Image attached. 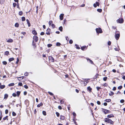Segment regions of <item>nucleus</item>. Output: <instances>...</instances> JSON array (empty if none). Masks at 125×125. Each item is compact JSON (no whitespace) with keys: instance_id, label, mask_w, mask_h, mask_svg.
<instances>
[{"instance_id":"3c124183","label":"nucleus","mask_w":125,"mask_h":125,"mask_svg":"<svg viewBox=\"0 0 125 125\" xmlns=\"http://www.w3.org/2000/svg\"><path fill=\"white\" fill-rule=\"evenodd\" d=\"M69 42L71 44H72L73 43V41L72 40H70L69 41Z\"/></svg>"},{"instance_id":"8fccbe9b","label":"nucleus","mask_w":125,"mask_h":125,"mask_svg":"<svg viewBox=\"0 0 125 125\" xmlns=\"http://www.w3.org/2000/svg\"><path fill=\"white\" fill-rule=\"evenodd\" d=\"M52 46V45L51 44H48L47 45V46L48 47H50Z\"/></svg>"},{"instance_id":"f3484780","label":"nucleus","mask_w":125,"mask_h":125,"mask_svg":"<svg viewBox=\"0 0 125 125\" xmlns=\"http://www.w3.org/2000/svg\"><path fill=\"white\" fill-rule=\"evenodd\" d=\"M87 90H89L90 92H91L92 91V89L90 86H88L87 88Z\"/></svg>"},{"instance_id":"4be33fe9","label":"nucleus","mask_w":125,"mask_h":125,"mask_svg":"<svg viewBox=\"0 0 125 125\" xmlns=\"http://www.w3.org/2000/svg\"><path fill=\"white\" fill-rule=\"evenodd\" d=\"M23 13V12L22 11H19V14L21 16L22 15Z\"/></svg>"},{"instance_id":"69168bd1","label":"nucleus","mask_w":125,"mask_h":125,"mask_svg":"<svg viewBox=\"0 0 125 125\" xmlns=\"http://www.w3.org/2000/svg\"><path fill=\"white\" fill-rule=\"evenodd\" d=\"M96 5L97 6H99V3L98 2H96Z\"/></svg>"},{"instance_id":"1a4fd4ad","label":"nucleus","mask_w":125,"mask_h":125,"mask_svg":"<svg viewBox=\"0 0 125 125\" xmlns=\"http://www.w3.org/2000/svg\"><path fill=\"white\" fill-rule=\"evenodd\" d=\"M87 60V61H89V62L91 64H93V62L90 59H89L88 58H86Z\"/></svg>"},{"instance_id":"2eb2a0df","label":"nucleus","mask_w":125,"mask_h":125,"mask_svg":"<svg viewBox=\"0 0 125 125\" xmlns=\"http://www.w3.org/2000/svg\"><path fill=\"white\" fill-rule=\"evenodd\" d=\"M122 75L123 76L122 78L124 80H125V73H122Z\"/></svg>"},{"instance_id":"2f4dec72","label":"nucleus","mask_w":125,"mask_h":125,"mask_svg":"<svg viewBox=\"0 0 125 125\" xmlns=\"http://www.w3.org/2000/svg\"><path fill=\"white\" fill-rule=\"evenodd\" d=\"M98 74H96L94 76V79H96L97 78V77L98 76Z\"/></svg>"},{"instance_id":"6e6552de","label":"nucleus","mask_w":125,"mask_h":125,"mask_svg":"<svg viewBox=\"0 0 125 125\" xmlns=\"http://www.w3.org/2000/svg\"><path fill=\"white\" fill-rule=\"evenodd\" d=\"M64 14H61L60 16V19L61 20H62L63 19V17Z\"/></svg>"},{"instance_id":"a878e982","label":"nucleus","mask_w":125,"mask_h":125,"mask_svg":"<svg viewBox=\"0 0 125 125\" xmlns=\"http://www.w3.org/2000/svg\"><path fill=\"white\" fill-rule=\"evenodd\" d=\"M8 116H6L5 117H4L3 118V119L4 120H5L6 119L8 120Z\"/></svg>"},{"instance_id":"bb28decb","label":"nucleus","mask_w":125,"mask_h":125,"mask_svg":"<svg viewBox=\"0 0 125 125\" xmlns=\"http://www.w3.org/2000/svg\"><path fill=\"white\" fill-rule=\"evenodd\" d=\"M5 87V86L4 85H1L0 87V88L1 89H3Z\"/></svg>"},{"instance_id":"864d4df0","label":"nucleus","mask_w":125,"mask_h":125,"mask_svg":"<svg viewBox=\"0 0 125 125\" xmlns=\"http://www.w3.org/2000/svg\"><path fill=\"white\" fill-rule=\"evenodd\" d=\"M18 85L20 86H21L22 85V83H18Z\"/></svg>"},{"instance_id":"cd10ccee","label":"nucleus","mask_w":125,"mask_h":125,"mask_svg":"<svg viewBox=\"0 0 125 125\" xmlns=\"http://www.w3.org/2000/svg\"><path fill=\"white\" fill-rule=\"evenodd\" d=\"M62 29H63V28L62 26H60L59 28V30L61 31H62Z\"/></svg>"},{"instance_id":"0e129e2a","label":"nucleus","mask_w":125,"mask_h":125,"mask_svg":"<svg viewBox=\"0 0 125 125\" xmlns=\"http://www.w3.org/2000/svg\"><path fill=\"white\" fill-rule=\"evenodd\" d=\"M97 104L98 105L100 104H101L100 102L99 101H97Z\"/></svg>"},{"instance_id":"393cba45","label":"nucleus","mask_w":125,"mask_h":125,"mask_svg":"<svg viewBox=\"0 0 125 125\" xmlns=\"http://www.w3.org/2000/svg\"><path fill=\"white\" fill-rule=\"evenodd\" d=\"M75 45L76 47V48L77 49H80V48L79 47V45H78L76 44H75Z\"/></svg>"},{"instance_id":"20e7f679","label":"nucleus","mask_w":125,"mask_h":125,"mask_svg":"<svg viewBox=\"0 0 125 125\" xmlns=\"http://www.w3.org/2000/svg\"><path fill=\"white\" fill-rule=\"evenodd\" d=\"M103 109V111L105 114L110 113H111V112L107 110L104 109Z\"/></svg>"},{"instance_id":"39448f33","label":"nucleus","mask_w":125,"mask_h":125,"mask_svg":"<svg viewBox=\"0 0 125 125\" xmlns=\"http://www.w3.org/2000/svg\"><path fill=\"white\" fill-rule=\"evenodd\" d=\"M117 23H122L124 22V20L123 19H119L116 21Z\"/></svg>"},{"instance_id":"9d476101","label":"nucleus","mask_w":125,"mask_h":125,"mask_svg":"<svg viewBox=\"0 0 125 125\" xmlns=\"http://www.w3.org/2000/svg\"><path fill=\"white\" fill-rule=\"evenodd\" d=\"M114 116L112 114L109 115L107 116V117L108 118H111L112 117H114Z\"/></svg>"},{"instance_id":"5fc2aeb1","label":"nucleus","mask_w":125,"mask_h":125,"mask_svg":"<svg viewBox=\"0 0 125 125\" xmlns=\"http://www.w3.org/2000/svg\"><path fill=\"white\" fill-rule=\"evenodd\" d=\"M12 95L14 97H16V94L15 93H13L12 94Z\"/></svg>"},{"instance_id":"4d7b16f0","label":"nucleus","mask_w":125,"mask_h":125,"mask_svg":"<svg viewBox=\"0 0 125 125\" xmlns=\"http://www.w3.org/2000/svg\"><path fill=\"white\" fill-rule=\"evenodd\" d=\"M73 121L74 123V124L76 125H77V123L75 121V120L74 119H73Z\"/></svg>"},{"instance_id":"e433bc0d","label":"nucleus","mask_w":125,"mask_h":125,"mask_svg":"<svg viewBox=\"0 0 125 125\" xmlns=\"http://www.w3.org/2000/svg\"><path fill=\"white\" fill-rule=\"evenodd\" d=\"M107 77H105L103 78V80L104 81H105L107 79Z\"/></svg>"},{"instance_id":"a18cd8bd","label":"nucleus","mask_w":125,"mask_h":125,"mask_svg":"<svg viewBox=\"0 0 125 125\" xmlns=\"http://www.w3.org/2000/svg\"><path fill=\"white\" fill-rule=\"evenodd\" d=\"M17 61L16 62V64H17L19 61V59L18 58H17Z\"/></svg>"},{"instance_id":"f257e3e1","label":"nucleus","mask_w":125,"mask_h":125,"mask_svg":"<svg viewBox=\"0 0 125 125\" xmlns=\"http://www.w3.org/2000/svg\"><path fill=\"white\" fill-rule=\"evenodd\" d=\"M105 122L107 123H110L111 124H113L114 122L112 121L111 120L109 119L108 118H105Z\"/></svg>"},{"instance_id":"49530a36","label":"nucleus","mask_w":125,"mask_h":125,"mask_svg":"<svg viewBox=\"0 0 125 125\" xmlns=\"http://www.w3.org/2000/svg\"><path fill=\"white\" fill-rule=\"evenodd\" d=\"M28 73L27 72H26L25 73H24V75L26 76H27L28 75Z\"/></svg>"},{"instance_id":"f704fd0d","label":"nucleus","mask_w":125,"mask_h":125,"mask_svg":"<svg viewBox=\"0 0 125 125\" xmlns=\"http://www.w3.org/2000/svg\"><path fill=\"white\" fill-rule=\"evenodd\" d=\"M42 113L43 115H46V113L45 111H43Z\"/></svg>"},{"instance_id":"a211bd4d","label":"nucleus","mask_w":125,"mask_h":125,"mask_svg":"<svg viewBox=\"0 0 125 125\" xmlns=\"http://www.w3.org/2000/svg\"><path fill=\"white\" fill-rule=\"evenodd\" d=\"M8 94H5L4 95V99H6L8 97Z\"/></svg>"},{"instance_id":"c756f323","label":"nucleus","mask_w":125,"mask_h":125,"mask_svg":"<svg viewBox=\"0 0 125 125\" xmlns=\"http://www.w3.org/2000/svg\"><path fill=\"white\" fill-rule=\"evenodd\" d=\"M21 92L20 91H18L17 92V96H19L20 95Z\"/></svg>"},{"instance_id":"0eeeda50","label":"nucleus","mask_w":125,"mask_h":125,"mask_svg":"<svg viewBox=\"0 0 125 125\" xmlns=\"http://www.w3.org/2000/svg\"><path fill=\"white\" fill-rule=\"evenodd\" d=\"M33 39L34 41L36 42H37L38 40V37L36 36H34L33 37Z\"/></svg>"},{"instance_id":"603ef678","label":"nucleus","mask_w":125,"mask_h":125,"mask_svg":"<svg viewBox=\"0 0 125 125\" xmlns=\"http://www.w3.org/2000/svg\"><path fill=\"white\" fill-rule=\"evenodd\" d=\"M13 7H15L16 5V4L15 3H13Z\"/></svg>"},{"instance_id":"6ab92c4d","label":"nucleus","mask_w":125,"mask_h":125,"mask_svg":"<svg viewBox=\"0 0 125 125\" xmlns=\"http://www.w3.org/2000/svg\"><path fill=\"white\" fill-rule=\"evenodd\" d=\"M85 48H87L86 47V46H83L81 48V49L82 50H84V49H85Z\"/></svg>"},{"instance_id":"e2e57ef3","label":"nucleus","mask_w":125,"mask_h":125,"mask_svg":"<svg viewBox=\"0 0 125 125\" xmlns=\"http://www.w3.org/2000/svg\"><path fill=\"white\" fill-rule=\"evenodd\" d=\"M64 102V101H63L62 100H61L60 101V103L61 104H62Z\"/></svg>"},{"instance_id":"473e14b6","label":"nucleus","mask_w":125,"mask_h":125,"mask_svg":"<svg viewBox=\"0 0 125 125\" xmlns=\"http://www.w3.org/2000/svg\"><path fill=\"white\" fill-rule=\"evenodd\" d=\"M102 9H98L97 10V11L99 12H102Z\"/></svg>"},{"instance_id":"ddd939ff","label":"nucleus","mask_w":125,"mask_h":125,"mask_svg":"<svg viewBox=\"0 0 125 125\" xmlns=\"http://www.w3.org/2000/svg\"><path fill=\"white\" fill-rule=\"evenodd\" d=\"M43 104L42 103H41L40 104H39L37 105V107H40L41 106L43 105Z\"/></svg>"},{"instance_id":"dca6fc26","label":"nucleus","mask_w":125,"mask_h":125,"mask_svg":"<svg viewBox=\"0 0 125 125\" xmlns=\"http://www.w3.org/2000/svg\"><path fill=\"white\" fill-rule=\"evenodd\" d=\"M64 116L61 115L60 116V119L61 120H63L64 119Z\"/></svg>"},{"instance_id":"09e8293b","label":"nucleus","mask_w":125,"mask_h":125,"mask_svg":"<svg viewBox=\"0 0 125 125\" xmlns=\"http://www.w3.org/2000/svg\"><path fill=\"white\" fill-rule=\"evenodd\" d=\"M51 26L52 27V28H54L55 27V25L53 24H51Z\"/></svg>"},{"instance_id":"a19ab883","label":"nucleus","mask_w":125,"mask_h":125,"mask_svg":"<svg viewBox=\"0 0 125 125\" xmlns=\"http://www.w3.org/2000/svg\"><path fill=\"white\" fill-rule=\"evenodd\" d=\"M73 115L74 116V118L76 117V114L75 112H74L73 113Z\"/></svg>"},{"instance_id":"7c9ffc66","label":"nucleus","mask_w":125,"mask_h":125,"mask_svg":"<svg viewBox=\"0 0 125 125\" xmlns=\"http://www.w3.org/2000/svg\"><path fill=\"white\" fill-rule=\"evenodd\" d=\"M9 52L8 51H6L5 52V54L6 55H8L9 54Z\"/></svg>"},{"instance_id":"412c9836","label":"nucleus","mask_w":125,"mask_h":125,"mask_svg":"<svg viewBox=\"0 0 125 125\" xmlns=\"http://www.w3.org/2000/svg\"><path fill=\"white\" fill-rule=\"evenodd\" d=\"M19 26V24L18 23H15V27H18Z\"/></svg>"},{"instance_id":"774afa93","label":"nucleus","mask_w":125,"mask_h":125,"mask_svg":"<svg viewBox=\"0 0 125 125\" xmlns=\"http://www.w3.org/2000/svg\"><path fill=\"white\" fill-rule=\"evenodd\" d=\"M58 108L60 110H61L62 109V108L60 106H58Z\"/></svg>"},{"instance_id":"423d86ee","label":"nucleus","mask_w":125,"mask_h":125,"mask_svg":"<svg viewBox=\"0 0 125 125\" xmlns=\"http://www.w3.org/2000/svg\"><path fill=\"white\" fill-rule=\"evenodd\" d=\"M49 60H50L52 62H54V59L52 56H49Z\"/></svg>"},{"instance_id":"aec40b11","label":"nucleus","mask_w":125,"mask_h":125,"mask_svg":"<svg viewBox=\"0 0 125 125\" xmlns=\"http://www.w3.org/2000/svg\"><path fill=\"white\" fill-rule=\"evenodd\" d=\"M114 94V93L112 91H111L110 93L109 94V95L110 96H112Z\"/></svg>"},{"instance_id":"680f3d73","label":"nucleus","mask_w":125,"mask_h":125,"mask_svg":"<svg viewBox=\"0 0 125 125\" xmlns=\"http://www.w3.org/2000/svg\"><path fill=\"white\" fill-rule=\"evenodd\" d=\"M124 102V100L123 99H122L120 100V102L121 103H123Z\"/></svg>"},{"instance_id":"c85d7f7f","label":"nucleus","mask_w":125,"mask_h":125,"mask_svg":"<svg viewBox=\"0 0 125 125\" xmlns=\"http://www.w3.org/2000/svg\"><path fill=\"white\" fill-rule=\"evenodd\" d=\"M111 100L110 99H106L105 100V101H106L107 102H109L111 101Z\"/></svg>"},{"instance_id":"79ce46f5","label":"nucleus","mask_w":125,"mask_h":125,"mask_svg":"<svg viewBox=\"0 0 125 125\" xmlns=\"http://www.w3.org/2000/svg\"><path fill=\"white\" fill-rule=\"evenodd\" d=\"M2 63L3 64L5 65H6L7 64V62L5 61H3Z\"/></svg>"},{"instance_id":"7ed1b4c3","label":"nucleus","mask_w":125,"mask_h":125,"mask_svg":"<svg viewBox=\"0 0 125 125\" xmlns=\"http://www.w3.org/2000/svg\"><path fill=\"white\" fill-rule=\"evenodd\" d=\"M96 32L98 34L101 33L102 32V30L100 28H96Z\"/></svg>"},{"instance_id":"4468645a","label":"nucleus","mask_w":125,"mask_h":125,"mask_svg":"<svg viewBox=\"0 0 125 125\" xmlns=\"http://www.w3.org/2000/svg\"><path fill=\"white\" fill-rule=\"evenodd\" d=\"M32 33L35 35H36L37 34V33L36 32V31L35 30H33L32 31Z\"/></svg>"},{"instance_id":"72a5a7b5","label":"nucleus","mask_w":125,"mask_h":125,"mask_svg":"<svg viewBox=\"0 0 125 125\" xmlns=\"http://www.w3.org/2000/svg\"><path fill=\"white\" fill-rule=\"evenodd\" d=\"M22 21H24L25 20V17H22L21 18Z\"/></svg>"},{"instance_id":"58836bf2","label":"nucleus","mask_w":125,"mask_h":125,"mask_svg":"<svg viewBox=\"0 0 125 125\" xmlns=\"http://www.w3.org/2000/svg\"><path fill=\"white\" fill-rule=\"evenodd\" d=\"M122 88V85L120 86H118V89L120 90Z\"/></svg>"},{"instance_id":"052dcab7","label":"nucleus","mask_w":125,"mask_h":125,"mask_svg":"<svg viewBox=\"0 0 125 125\" xmlns=\"http://www.w3.org/2000/svg\"><path fill=\"white\" fill-rule=\"evenodd\" d=\"M24 87L26 89H27L28 88V86L26 85H25L24 86Z\"/></svg>"},{"instance_id":"f03ea898","label":"nucleus","mask_w":125,"mask_h":125,"mask_svg":"<svg viewBox=\"0 0 125 125\" xmlns=\"http://www.w3.org/2000/svg\"><path fill=\"white\" fill-rule=\"evenodd\" d=\"M116 32H117V33L115 34V38L116 40H118L120 37V33L118 31H116Z\"/></svg>"},{"instance_id":"13d9d810","label":"nucleus","mask_w":125,"mask_h":125,"mask_svg":"<svg viewBox=\"0 0 125 125\" xmlns=\"http://www.w3.org/2000/svg\"><path fill=\"white\" fill-rule=\"evenodd\" d=\"M111 44V42L110 41H109L108 43V45L110 46Z\"/></svg>"},{"instance_id":"338daca9","label":"nucleus","mask_w":125,"mask_h":125,"mask_svg":"<svg viewBox=\"0 0 125 125\" xmlns=\"http://www.w3.org/2000/svg\"><path fill=\"white\" fill-rule=\"evenodd\" d=\"M51 31V30L50 29L48 28V29L47 30V32H49Z\"/></svg>"},{"instance_id":"4c0bfd02","label":"nucleus","mask_w":125,"mask_h":125,"mask_svg":"<svg viewBox=\"0 0 125 125\" xmlns=\"http://www.w3.org/2000/svg\"><path fill=\"white\" fill-rule=\"evenodd\" d=\"M96 89H97V90L98 91L99 90V89H101V88L100 87H98V86H97V87H96Z\"/></svg>"},{"instance_id":"de8ad7c7","label":"nucleus","mask_w":125,"mask_h":125,"mask_svg":"<svg viewBox=\"0 0 125 125\" xmlns=\"http://www.w3.org/2000/svg\"><path fill=\"white\" fill-rule=\"evenodd\" d=\"M12 115L13 116H15L16 115V114L14 112H12Z\"/></svg>"},{"instance_id":"c9c22d12","label":"nucleus","mask_w":125,"mask_h":125,"mask_svg":"<svg viewBox=\"0 0 125 125\" xmlns=\"http://www.w3.org/2000/svg\"><path fill=\"white\" fill-rule=\"evenodd\" d=\"M61 45V43L59 42H57L56 43V45L57 46H59Z\"/></svg>"},{"instance_id":"f8f14e48","label":"nucleus","mask_w":125,"mask_h":125,"mask_svg":"<svg viewBox=\"0 0 125 125\" xmlns=\"http://www.w3.org/2000/svg\"><path fill=\"white\" fill-rule=\"evenodd\" d=\"M13 40L12 39H10L8 40L7 41V42H13Z\"/></svg>"},{"instance_id":"b1692460","label":"nucleus","mask_w":125,"mask_h":125,"mask_svg":"<svg viewBox=\"0 0 125 125\" xmlns=\"http://www.w3.org/2000/svg\"><path fill=\"white\" fill-rule=\"evenodd\" d=\"M14 59L13 58H10L9 59V60L10 62L11 61L13 60H14Z\"/></svg>"},{"instance_id":"bf43d9fd","label":"nucleus","mask_w":125,"mask_h":125,"mask_svg":"<svg viewBox=\"0 0 125 125\" xmlns=\"http://www.w3.org/2000/svg\"><path fill=\"white\" fill-rule=\"evenodd\" d=\"M108 86V84L106 83H105L103 85V86Z\"/></svg>"},{"instance_id":"9b49d317","label":"nucleus","mask_w":125,"mask_h":125,"mask_svg":"<svg viewBox=\"0 0 125 125\" xmlns=\"http://www.w3.org/2000/svg\"><path fill=\"white\" fill-rule=\"evenodd\" d=\"M26 21L28 24V27H30L31 26V24L30 23L29 20L28 19H27Z\"/></svg>"},{"instance_id":"ea45409f","label":"nucleus","mask_w":125,"mask_h":125,"mask_svg":"<svg viewBox=\"0 0 125 125\" xmlns=\"http://www.w3.org/2000/svg\"><path fill=\"white\" fill-rule=\"evenodd\" d=\"M48 93H49V94L50 95H52L53 96H54L53 95V94H52V93L51 92H48Z\"/></svg>"},{"instance_id":"5701e85b","label":"nucleus","mask_w":125,"mask_h":125,"mask_svg":"<svg viewBox=\"0 0 125 125\" xmlns=\"http://www.w3.org/2000/svg\"><path fill=\"white\" fill-rule=\"evenodd\" d=\"M14 85V83H11L9 84L8 86H13Z\"/></svg>"},{"instance_id":"37998d69","label":"nucleus","mask_w":125,"mask_h":125,"mask_svg":"<svg viewBox=\"0 0 125 125\" xmlns=\"http://www.w3.org/2000/svg\"><path fill=\"white\" fill-rule=\"evenodd\" d=\"M56 114L57 117H59V116L60 114L58 112H56Z\"/></svg>"},{"instance_id":"c03bdc74","label":"nucleus","mask_w":125,"mask_h":125,"mask_svg":"<svg viewBox=\"0 0 125 125\" xmlns=\"http://www.w3.org/2000/svg\"><path fill=\"white\" fill-rule=\"evenodd\" d=\"M52 23V21H50L49 22V25H50Z\"/></svg>"},{"instance_id":"6e6d98bb","label":"nucleus","mask_w":125,"mask_h":125,"mask_svg":"<svg viewBox=\"0 0 125 125\" xmlns=\"http://www.w3.org/2000/svg\"><path fill=\"white\" fill-rule=\"evenodd\" d=\"M8 112V110L7 109H6L5 110V113L6 114H7Z\"/></svg>"}]
</instances>
